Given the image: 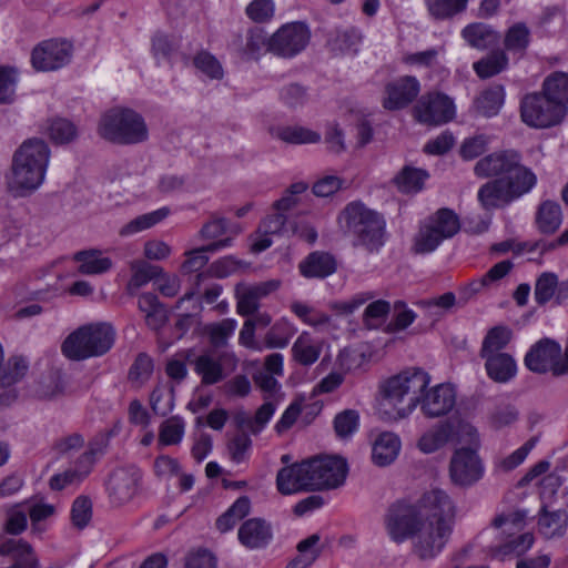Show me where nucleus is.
<instances>
[{
  "mask_svg": "<svg viewBox=\"0 0 568 568\" xmlns=\"http://www.w3.org/2000/svg\"><path fill=\"white\" fill-rule=\"evenodd\" d=\"M51 152L41 139H29L16 151L11 173L8 176L9 190L18 196L39 189L45 179Z\"/></svg>",
  "mask_w": 568,
  "mask_h": 568,
  "instance_id": "nucleus-3",
  "label": "nucleus"
},
{
  "mask_svg": "<svg viewBox=\"0 0 568 568\" xmlns=\"http://www.w3.org/2000/svg\"><path fill=\"white\" fill-rule=\"evenodd\" d=\"M458 230V216L450 210L442 209L423 222L414 239L413 251L416 254L433 253Z\"/></svg>",
  "mask_w": 568,
  "mask_h": 568,
  "instance_id": "nucleus-8",
  "label": "nucleus"
},
{
  "mask_svg": "<svg viewBox=\"0 0 568 568\" xmlns=\"http://www.w3.org/2000/svg\"><path fill=\"white\" fill-rule=\"evenodd\" d=\"M519 154L511 150L497 151L483 156L474 166V174L478 178H503L516 165Z\"/></svg>",
  "mask_w": 568,
  "mask_h": 568,
  "instance_id": "nucleus-20",
  "label": "nucleus"
},
{
  "mask_svg": "<svg viewBox=\"0 0 568 568\" xmlns=\"http://www.w3.org/2000/svg\"><path fill=\"white\" fill-rule=\"evenodd\" d=\"M271 134L286 143L312 144L321 140V134L301 125H283L271 129Z\"/></svg>",
  "mask_w": 568,
  "mask_h": 568,
  "instance_id": "nucleus-38",
  "label": "nucleus"
},
{
  "mask_svg": "<svg viewBox=\"0 0 568 568\" xmlns=\"http://www.w3.org/2000/svg\"><path fill=\"white\" fill-rule=\"evenodd\" d=\"M82 275H102L113 267L112 258L101 250H84L73 256Z\"/></svg>",
  "mask_w": 568,
  "mask_h": 568,
  "instance_id": "nucleus-28",
  "label": "nucleus"
},
{
  "mask_svg": "<svg viewBox=\"0 0 568 568\" xmlns=\"http://www.w3.org/2000/svg\"><path fill=\"white\" fill-rule=\"evenodd\" d=\"M256 385L264 392V399H272L282 403L285 399V394L282 390V385L277 379L267 373H260L254 377Z\"/></svg>",
  "mask_w": 568,
  "mask_h": 568,
  "instance_id": "nucleus-63",
  "label": "nucleus"
},
{
  "mask_svg": "<svg viewBox=\"0 0 568 568\" xmlns=\"http://www.w3.org/2000/svg\"><path fill=\"white\" fill-rule=\"evenodd\" d=\"M296 331L294 324L287 318H281L266 334V346L268 348H285Z\"/></svg>",
  "mask_w": 568,
  "mask_h": 568,
  "instance_id": "nucleus-46",
  "label": "nucleus"
},
{
  "mask_svg": "<svg viewBox=\"0 0 568 568\" xmlns=\"http://www.w3.org/2000/svg\"><path fill=\"white\" fill-rule=\"evenodd\" d=\"M567 524L568 515L566 511H547L542 509L538 520V528L544 537L550 539L562 536L566 531Z\"/></svg>",
  "mask_w": 568,
  "mask_h": 568,
  "instance_id": "nucleus-43",
  "label": "nucleus"
},
{
  "mask_svg": "<svg viewBox=\"0 0 568 568\" xmlns=\"http://www.w3.org/2000/svg\"><path fill=\"white\" fill-rule=\"evenodd\" d=\"M529 43V30L524 23L510 27L505 36V47L510 52H523Z\"/></svg>",
  "mask_w": 568,
  "mask_h": 568,
  "instance_id": "nucleus-60",
  "label": "nucleus"
},
{
  "mask_svg": "<svg viewBox=\"0 0 568 568\" xmlns=\"http://www.w3.org/2000/svg\"><path fill=\"white\" fill-rule=\"evenodd\" d=\"M565 118L560 108L554 105L546 94H529L521 102V119L532 128H548Z\"/></svg>",
  "mask_w": 568,
  "mask_h": 568,
  "instance_id": "nucleus-13",
  "label": "nucleus"
},
{
  "mask_svg": "<svg viewBox=\"0 0 568 568\" xmlns=\"http://www.w3.org/2000/svg\"><path fill=\"white\" fill-rule=\"evenodd\" d=\"M150 405L158 415L165 416L174 408L173 388L170 385H158L150 397Z\"/></svg>",
  "mask_w": 568,
  "mask_h": 568,
  "instance_id": "nucleus-49",
  "label": "nucleus"
},
{
  "mask_svg": "<svg viewBox=\"0 0 568 568\" xmlns=\"http://www.w3.org/2000/svg\"><path fill=\"white\" fill-rule=\"evenodd\" d=\"M480 358L484 361L487 376L496 383H508L517 375V362L509 353L485 356Z\"/></svg>",
  "mask_w": 568,
  "mask_h": 568,
  "instance_id": "nucleus-27",
  "label": "nucleus"
},
{
  "mask_svg": "<svg viewBox=\"0 0 568 568\" xmlns=\"http://www.w3.org/2000/svg\"><path fill=\"white\" fill-rule=\"evenodd\" d=\"M485 474V466L475 448H457L449 463V478L453 484L469 487L479 481Z\"/></svg>",
  "mask_w": 568,
  "mask_h": 568,
  "instance_id": "nucleus-11",
  "label": "nucleus"
},
{
  "mask_svg": "<svg viewBox=\"0 0 568 568\" xmlns=\"http://www.w3.org/2000/svg\"><path fill=\"white\" fill-rule=\"evenodd\" d=\"M323 548L324 544L321 541L320 535L314 534L307 537L297 545L298 554L287 565V568H307L316 560Z\"/></svg>",
  "mask_w": 568,
  "mask_h": 568,
  "instance_id": "nucleus-41",
  "label": "nucleus"
},
{
  "mask_svg": "<svg viewBox=\"0 0 568 568\" xmlns=\"http://www.w3.org/2000/svg\"><path fill=\"white\" fill-rule=\"evenodd\" d=\"M428 13L437 20L450 19L466 10L469 0H424Z\"/></svg>",
  "mask_w": 568,
  "mask_h": 568,
  "instance_id": "nucleus-45",
  "label": "nucleus"
},
{
  "mask_svg": "<svg viewBox=\"0 0 568 568\" xmlns=\"http://www.w3.org/2000/svg\"><path fill=\"white\" fill-rule=\"evenodd\" d=\"M535 223L541 233H555L562 223L560 204L551 200L542 201L537 207Z\"/></svg>",
  "mask_w": 568,
  "mask_h": 568,
  "instance_id": "nucleus-33",
  "label": "nucleus"
},
{
  "mask_svg": "<svg viewBox=\"0 0 568 568\" xmlns=\"http://www.w3.org/2000/svg\"><path fill=\"white\" fill-rule=\"evenodd\" d=\"M281 281L268 280L257 284L239 283L235 286L237 313L244 316L253 314L260 306V301L277 291Z\"/></svg>",
  "mask_w": 568,
  "mask_h": 568,
  "instance_id": "nucleus-17",
  "label": "nucleus"
},
{
  "mask_svg": "<svg viewBox=\"0 0 568 568\" xmlns=\"http://www.w3.org/2000/svg\"><path fill=\"white\" fill-rule=\"evenodd\" d=\"M276 488L285 496L312 490L307 459L281 468L276 475Z\"/></svg>",
  "mask_w": 568,
  "mask_h": 568,
  "instance_id": "nucleus-19",
  "label": "nucleus"
},
{
  "mask_svg": "<svg viewBox=\"0 0 568 568\" xmlns=\"http://www.w3.org/2000/svg\"><path fill=\"white\" fill-rule=\"evenodd\" d=\"M273 36L268 37L264 30L254 29L250 32L246 52L252 59H258L266 52H272Z\"/></svg>",
  "mask_w": 568,
  "mask_h": 568,
  "instance_id": "nucleus-54",
  "label": "nucleus"
},
{
  "mask_svg": "<svg viewBox=\"0 0 568 568\" xmlns=\"http://www.w3.org/2000/svg\"><path fill=\"white\" fill-rule=\"evenodd\" d=\"M524 364L532 373L550 372L556 376L567 374L561 346L550 338L532 344L525 355Z\"/></svg>",
  "mask_w": 568,
  "mask_h": 568,
  "instance_id": "nucleus-9",
  "label": "nucleus"
},
{
  "mask_svg": "<svg viewBox=\"0 0 568 568\" xmlns=\"http://www.w3.org/2000/svg\"><path fill=\"white\" fill-rule=\"evenodd\" d=\"M7 520L4 528L10 534H20L27 528L26 504H16L4 508Z\"/></svg>",
  "mask_w": 568,
  "mask_h": 568,
  "instance_id": "nucleus-59",
  "label": "nucleus"
},
{
  "mask_svg": "<svg viewBox=\"0 0 568 568\" xmlns=\"http://www.w3.org/2000/svg\"><path fill=\"white\" fill-rule=\"evenodd\" d=\"M153 373V361L145 354H140L130 368L129 381L135 387H141Z\"/></svg>",
  "mask_w": 568,
  "mask_h": 568,
  "instance_id": "nucleus-55",
  "label": "nucleus"
},
{
  "mask_svg": "<svg viewBox=\"0 0 568 568\" xmlns=\"http://www.w3.org/2000/svg\"><path fill=\"white\" fill-rule=\"evenodd\" d=\"M507 65V58L504 52H495L485 59L476 62L474 69L480 78L493 77L503 71Z\"/></svg>",
  "mask_w": 568,
  "mask_h": 568,
  "instance_id": "nucleus-58",
  "label": "nucleus"
},
{
  "mask_svg": "<svg viewBox=\"0 0 568 568\" xmlns=\"http://www.w3.org/2000/svg\"><path fill=\"white\" fill-rule=\"evenodd\" d=\"M336 270V262L328 253H311L301 264L300 271L304 277L323 278L333 274Z\"/></svg>",
  "mask_w": 568,
  "mask_h": 568,
  "instance_id": "nucleus-32",
  "label": "nucleus"
},
{
  "mask_svg": "<svg viewBox=\"0 0 568 568\" xmlns=\"http://www.w3.org/2000/svg\"><path fill=\"white\" fill-rule=\"evenodd\" d=\"M429 174L420 168L404 166L393 179L397 190L405 194H415L424 189Z\"/></svg>",
  "mask_w": 568,
  "mask_h": 568,
  "instance_id": "nucleus-35",
  "label": "nucleus"
},
{
  "mask_svg": "<svg viewBox=\"0 0 568 568\" xmlns=\"http://www.w3.org/2000/svg\"><path fill=\"white\" fill-rule=\"evenodd\" d=\"M419 91L420 84L415 77H399L386 84L383 106L390 111L404 109L418 95Z\"/></svg>",
  "mask_w": 568,
  "mask_h": 568,
  "instance_id": "nucleus-18",
  "label": "nucleus"
},
{
  "mask_svg": "<svg viewBox=\"0 0 568 568\" xmlns=\"http://www.w3.org/2000/svg\"><path fill=\"white\" fill-rule=\"evenodd\" d=\"M194 65L203 75L220 80L223 78V68L217 59L209 52H200L194 57Z\"/></svg>",
  "mask_w": 568,
  "mask_h": 568,
  "instance_id": "nucleus-62",
  "label": "nucleus"
},
{
  "mask_svg": "<svg viewBox=\"0 0 568 568\" xmlns=\"http://www.w3.org/2000/svg\"><path fill=\"white\" fill-rule=\"evenodd\" d=\"M453 429L454 422L452 420L433 425L418 437L417 449L426 455L440 450L453 439Z\"/></svg>",
  "mask_w": 568,
  "mask_h": 568,
  "instance_id": "nucleus-25",
  "label": "nucleus"
},
{
  "mask_svg": "<svg viewBox=\"0 0 568 568\" xmlns=\"http://www.w3.org/2000/svg\"><path fill=\"white\" fill-rule=\"evenodd\" d=\"M310 37L307 26L302 22L284 24L273 34L272 53L292 58L306 48Z\"/></svg>",
  "mask_w": 568,
  "mask_h": 568,
  "instance_id": "nucleus-15",
  "label": "nucleus"
},
{
  "mask_svg": "<svg viewBox=\"0 0 568 568\" xmlns=\"http://www.w3.org/2000/svg\"><path fill=\"white\" fill-rule=\"evenodd\" d=\"M158 268L150 266L143 261H134L131 263L132 276L128 283V291L134 294L140 287L151 281Z\"/></svg>",
  "mask_w": 568,
  "mask_h": 568,
  "instance_id": "nucleus-57",
  "label": "nucleus"
},
{
  "mask_svg": "<svg viewBox=\"0 0 568 568\" xmlns=\"http://www.w3.org/2000/svg\"><path fill=\"white\" fill-rule=\"evenodd\" d=\"M239 538L247 548H260L271 539V528L261 519H250L240 528Z\"/></svg>",
  "mask_w": 568,
  "mask_h": 568,
  "instance_id": "nucleus-34",
  "label": "nucleus"
},
{
  "mask_svg": "<svg viewBox=\"0 0 568 568\" xmlns=\"http://www.w3.org/2000/svg\"><path fill=\"white\" fill-rule=\"evenodd\" d=\"M402 449L399 436L393 432L379 433L372 443V460L379 467L393 464Z\"/></svg>",
  "mask_w": 568,
  "mask_h": 568,
  "instance_id": "nucleus-26",
  "label": "nucleus"
},
{
  "mask_svg": "<svg viewBox=\"0 0 568 568\" xmlns=\"http://www.w3.org/2000/svg\"><path fill=\"white\" fill-rule=\"evenodd\" d=\"M291 310L304 324L315 328H323L331 322L328 315L301 302H294Z\"/></svg>",
  "mask_w": 568,
  "mask_h": 568,
  "instance_id": "nucleus-50",
  "label": "nucleus"
},
{
  "mask_svg": "<svg viewBox=\"0 0 568 568\" xmlns=\"http://www.w3.org/2000/svg\"><path fill=\"white\" fill-rule=\"evenodd\" d=\"M186 422L181 416H171L164 419L159 426V447L180 445L184 438Z\"/></svg>",
  "mask_w": 568,
  "mask_h": 568,
  "instance_id": "nucleus-39",
  "label": "nucleus"
},
{
  "mask_svg": "<svg viewBox=\"0 0 568 568\" xmlns=\"http://www.w3.org/2000/svg\"><path fill=\"white\" fill-rule=\"evenodd\" d=\"M307 190V184L304 182L293 183L282 195L280 200H277L273 204V211L283 212L287 215V212L297 205L300 202V195H302Z\"/></svg>",
  "mask_w": 568,
  "mask_h": 568,
  "instance_id": "nucleus-61",
  "label": "nucleus"
},
{
  "mask_svg": "<svg viewBox=\"0 0 568 568\" xmlns=\"http://www.w3.org/2000/svg\"><path fill=\"white\" fill-rule=\"evenodd\" d=\"M115 342L113 326L105 322L82 325L70 333L62 343V354L69 359L83 361L102 356Z\"/></svg>",
  "mask_w": 568,
  "mask_h": 568,
  "instance_id": "nucleus-5",
  "label": "nucleus"
},
{
  "mask_svg": "<svg viewBox=\"0 0 568 568\" xmlns=\"http://www.w3.org/2000/svg\"><path fill=\"white\" fill-rule=\"evenodd\" d=\"M513 339V331L508 326L497 325L487 331L479 351V356H491L506 353L505 348Z\"/></svg>",
  "mask_w": 568,
  "mask_h": 568,
  "instance_id": "nucleus-37",
  "label": "nucleus"
},
{
  "mask_svg": "<svg viewBox=\"0 0 568 568\" xmlns=\"http://www.w3.org/2000/svg\"><path fill=\"white\" fill-rule=\"evenodd\" d=\"M287 215L272 210L260 223L257 231L251 236V250L260 253L273 244V237L285 230Z\"/></svg>",
  "mask_w": 568,
  "mask_h": 568,
  "instance_id": "nucleus-22",
  "label": "nucleus"
},
{
  "mask_svg": "<svg viewBox=\"0 0 568 568\" xmlns=\"http://www.w3.org/2000/svg\"><path fill=\"white\" fill-rule=\"evenodd\" d=\"M418 122L440 125L452 121L456 115V105L446 94L433 92L424 94L414 108Z\"/></svg>",
  "mask_w": 568,
  "mask_h": 568,
  "instance_id": "nucleus-12",
  "label": "nucleus"
},
{
  "mask_svg": "<svg viewBox=\"0 0 568 568\" xmlns=\"http://www.w3.org/2000/svg\"><path fill=\"white\" fill-rule=\"evenodd\" d=\"M171 214V210L168 206L159 207L154 211L144 213L131 220L119 230V235L128 237L146 231L162 221H164Z\"/></svg>",
  "mask_w": 568,
  "mask_h": 568,
  "instance_id": "nucleus-36",
  "label": "nucleus"
},
{
  "mask_svg": "<svg viewBox=\"0 0 568 568\" xmlns=\"http://www.w3.org/2000/svg\"><path fill=\"white\" fill-rule=\"evenodd\" d=\"M29 363L22 356H13L8 362L0 375V385L10 388L20 382L28 373Z\"/></svg>",
  "mask_w": 568,
  "mask_h": 568,
  "instance_id": "nucleus-48",
  "label": "nucleus"
},
{
  "mask_svg": "<svg viewBox=\"0 0 568 568\" xmlns=\"http://www.w3.org/2000/svg\"><path fill=\"white\" fill-rule=\"evenodd\" d=\"M312 490L332 489L341 486L347 475V463L338 456H317L307 459Z\"/></svg>",
  "mask_w": 568,
  "mask_h": 568,
  "instance_id": "nucleus-10",
  "label": "nucleus"
},
{
  "mask_svg": "<svg viewBox=\"0 0 568 568\" xmlns=\"http://www.w3.org/2000/svg\"><path fill=\"white\" fill-rule=\"evenodd\" d=\"M19 81L18 70L9 65H0V103L13 101Z\"/></svg>",
  "mask_w": 568,
  "mask_h": 568,
  "instance_id": "nucleus-53",
  "label": "nucleus"
},
{
  "mask_svg": "<svg viewBox=\"0 0 568 568\" xmlns=\"http://www.w3.org/2000/svg\"><path fill=\"white\" fill-rule=\"evenodd\" d=\"M542 92L549 101L560 108L564 115L568 111V73L554 72L549 74L542 84Z\"/></svg>",
  "mask_w": 568,
  "mask_h": 568,
  "instance_id": "nucleus-31",
  "label": "nucleus"
},
{
  "mask_svg": "<svg viewBox=\"0 0 568 568\" xmlns=\"http://www.w3.org/2000/svg\"><path fill=\"white\" fill-rule=\"evenodd\" d=\"M229 244V240H222L214 242L205 247L195 248L186 252V258L181 267L182 272L189 274L202 270L209 261V257L205 254L206 252L217 251L222 247H226Z\"/></svg>",
  "mask_w": 568,
  "mask_h": 568,
  "instance_id": "nucleus-44",
  "label": "nucleus"
},
{
  "mask_svg": "<svg viewBox=\"0 0 568 568\" xmlns=\"http://www.w3.org/2000/svg\"><path fill=\"white\" fill-rule=\"evenodd\" d=\"M526 511H513L499 515L493 521V528L503 538V542L491 549L493 557L506 560L510 556H521L534 545L531 532H521L526 525Z\"/></svg>",
  "mask_w": 568,
  "mask_h": 568,
  "instance_id": "nucleus-7",
  "label": "nucleus"
},
{
  "mask_svg": "<svg viewBox=\"0 0 568 568\" xmlns=\"http://www.w3.org/2000/svg\"><path fill=\"white\" fill-rule=\"evenodd\" d=\"M195 371L205 384L217 383L223 377L221 364L207 354L195 361Z\"/></svg>",
  "mask_w": 568,
  "mask_h": 568,
  "instance_id": "nucleus-52",
  "label": "nucleus"
},
{
  "mask_svg": "<svg viewBox=\"0 0 568 568\" xmlns=\"http://www.w3.org/2000/svg\"><path fill=\"white\" fill-rule=\"evenodd\" d=\"M47 131L52 141L60 144L73 141L78 134L74 124L65 119L52 120Z\"/></svg>",
  "mask_w": 568,
  "mask_h": 568,
  "instance_id": "nucleus-56",
  "label": "nucleus"
},
{
  "mask_svg": "<svg viewBox=\"0 0 568 568\" xmlns=\"http://www.w3.org/2000/svg\"><path fill=\"white\" fill-rule=\"evenodd\" d=\"M499 180L503 181L505 190L514 202L528 194L537 184L536 174L530 169L523 165L520 159L516 162V165L503 178H499Z\"/></svg>",
  "mask_w": 568,
  "mask_h": 568,
  "instance_id": "nucleus-24",
  "label": "nucleus"
},
{
  "mask_svg": "<svg viewBox=\"0 0 568 568\" xmlns=\"http://www.w3.org/2000/svg\"><path fill=\"white\" fill-rule=\"evenodd\" d=\"M432 375L410 366L379 381L376 408L386 420L408 418L418 407L427 418L448 415L456 406L457 389L449 382L432 385Z\"/></svg>",
  "mask_w": 568,
  "mask_h": 568,
  "instance_id": "nucleus-2",
  "label": "nucleus"
},
{
  "mask_svg": "<svg viewBox=\"0 0 568 568\" xmlns=\"http://www.w3.org/2000/svg\"><path fill=\"white\" fill-rule=\"evenodd\" d=\"M140 479V470L134 466L115 469L106 483L111 504L123 506L130 503L138 494Z\"/></svg>",
  "mask_w": 568,
  "mask_h": 568,
  "instance_id": "nucleus-16",
  "label": "nucleus"
},
{
  "mask_svg": "<svg viewBox=\"0 0 568 568\" xmlns=\"http://www.w3.org/2000/svg\"><path fill=\"white\" fill-rule=\"evenodd\" d=\"M73 47L67 40H48L32 51L31 61L38 71H53L68 64L72 58Z\"/></svg>",
  "mask_w": 568,
  "mask_h": 568,
  "instance_id": "nucleus-14",
  "label": "nucleus"
},
{
  "mask_svg": "<svg viewBox=\"0 0 568 568\" xmlns=\"http://www.w3.org/2000/svg\"><path fill=\"white\" fill-rule=\"evenodd\" d=\"M337 225L353 237L356 246L369 252L378 251L385 244V221L362 202L348 203L337 216Z\"/></svg>",
  "mask_w": 568,
  "mask_h": 568,
  "instance_id": "nucleus-4",
  "label": "nucleus"
},
{
  "mask_svg": "<svg viewBox=\"0 0 568 568\" xmlns=\"http://www.w3.org/2000/svg\"><path fill=\"white\" fill-rule=\"evenodd\" d=\"M292 357L303 366L313 365L322 353V342L310 332H302L292 345Z\"/></svg>",
  "mask_w": 568,
  "mask_h": 568,
  "instance_id": "nucleus-29",
  "label": "nucleus"
},
{
  "mask_svg": "<svg viewBox=\"0 0 568 568\" xmlns=\"http://www.w3.org/2000/svg\"><path fill=\"white\" fill-rule=\"evenodd\" d=\"M505 102V89L494 85L484 90L475 101L476 110L484 116L497 115Z\"/></svg>",
  "mask_w": 568,
  "mask_h": 568,
  "instance_id": "nucleus-42",
  "label": "nucleus"
},
{
  "mask_svg": "<svg viewBox=\"0 0 568 568\" xmlns=\"http://www.w3.org/2000/svg\"><path fill=\"white\" fill-rule=\"evenodd\" d=\"M94 457L91 452L82 454L68 469L57 473L49 479L52 490H63L80 484L92 470Z\"/></svg>",
  "mask_w": 568,
  "mask_h": 568,
  "instance_id": "nucleus-21",
  "label": "nucleus"
},
{
  "mask_svg": "<svg viewBox=\"0 0 568 568\" xmlns=\"http://www.w3.org/2000/svg\"><path fill=\"white\" fill-rule=\"evenodd\" d=\"M534 296L540 305L551 300L557 304L562 303L568 300V278L559 281L557 274L552 272L541 273L536 280Z\"/></svg>",
  "mask_w": 568,
  "mask_h": 568,
  "instance_id": "nucleus-23",
  "label": "nucleus"
},
{
  "mask_svg": "<svg viewBox=\"0 0 568 568\" xmlns=\"http://www.w3.org/2000/svg\"><path fill=\"white\" fill-rule=\"evenodd\" d=\"M493 138L485 133H478L465 138L459 146V155L465 161H471L483 155L489 148Z\"/></svg>",
  "mask_w": 568,
  "mask_h": 568,
  "instance_id": "nucleus-47",
  "label": "nucleus"
},
{
  "mask_svg": "<svg viewBox=\"0 0 568 568\" xmlns=\"http://www.w3.org/2000/svg\"><path fill=\"white\" fill-rule=\"evenodd\" d=\"M97 130L102 139L118 144H138L149 138L144 118L135 110L123 106L104 112Z\"/></svg>",
  "mask_w": 568,
  "mask_h": 568,
  "instance_id": "nucleus-6",
  "label": "nucleus"
},
{
  "mask_svg": "<svg viewBox=\"0 0 568 568\" xmlns=\"http://www.w3.org/2000/svg\"><path fill=\"white\" fill-rule=\"evenodd\" d=\"M444 50L442 48H433L420 52H412L403 55L402 61L408 67L415 68H433L439 64Z\"/></svg>",
  "mask_w": 568,
  "mask_h": 568,
  "instance_id": "nucleus-51",
  "label": "nucleus"
},
{
  "mask_svg": "<svg viewBox=\"0 0 568 568\" xmlns=\"http://www.w3.org/2000/svg\"><path fill=\"white\" fill-rule=\"evenodd\" d=\"M462 37L473 48L486 49L498 42V33L485 23H470L462 30Z\"/></svg>",
  "mask_w": 568,
  "mask_h": 568,
  "instance_id": "nucleus-40",
  "label": "nucleus"
},
{
  "mask_svg": "<svg viewBox=\"0 0 568 568\" xmlns=\"http://www.w3.org/2000/svg\"><path fill=\"white\" fill-rule=\"evenodd\" d=\"M359 415L356 410L346 409L336 415L334 428L337 436L345 438L352 436L358 428Z\"/></svg>",
  "mask_w": 568,
  "mask_h": 568,
  "instance_id": "nucleus-64",
  "label": "nucleus"
},
{
  "mask_svg": "<svg viewBox=\"0 0 568 568\" xmlns=\"http://www.w3.org/2000/svg\"><path fill=\"white\" fill-rule=\"evenodd\" d=\"M455 519L456 507L452 498L442 489H432L416 504H393L384 524L393 541L402 544L412 539L414 552L427 560L444 550L453 534Z\"/></svg>",
  "mask_w": 568,
  "mask_h": 568,
  "instance_id": "nucleus-1",
  "label": "nucleus"
},
{
  "mask_svg": "<svg viewBox=\"0 0 568 568\" xmlns=\"http://www.w3.org/2000/svg\"><path fill=\"white\" fill-rule=\"evenodd\" d=\"M477 200L487 211L505 207L514 202L499 179L483 184L478 189Z\"/></svg>",
  "mask_w": 568,
  "mask_h": 568,
  "instance_id": "nucleus-30",
  "label": "nucleus"
}]
</instances>
